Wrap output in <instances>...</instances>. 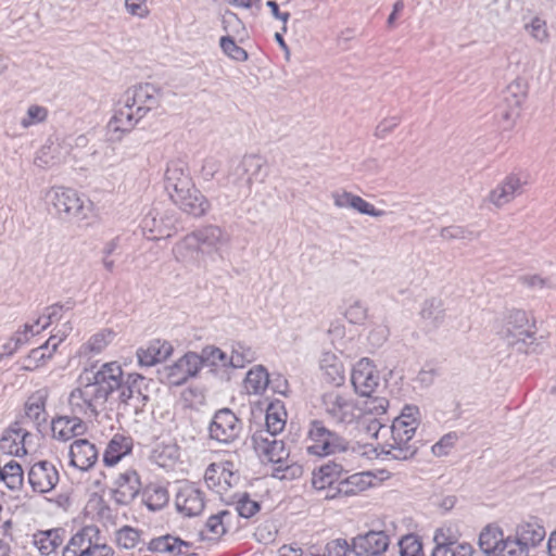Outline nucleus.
<instances>
[{"mask_svg": "<svg viewBox=\"0 0 556 556\" xmlns=\"http://www.w3.org/2000/svg\"><path fill=\"white\" fill-rule=\"evenodd\" d=\"M305 448L307 454L318 457L342 454V460L346 462L351 469L354 466L358 467L363 459L370 458L371 454L377 451L369 444H350L319 419H313L308 424Z\"/></svg>", "mask_w": 556, "mask_h": 556, "instance_id": "obj_1", "label": "nucleus"}, {"mask_svg": "<svg viewBox=\"0 0 556 556\" xmlns=\"http://www.w3.org/2000/svg\"><path fill=\"white\" fill-rule=\"evenodd\" d=\"M45 201L63 220L81 222L88 218L92 202L76 189L53 186L45 191Z\"/></svg>", "mask_w": 556, "mask_h": 556, "instance_id": "obj_2", "label": "nucleus"}, {"mask_svg": "<svg viewBox=\"0 0 556 556\" xmlns=\"http://www.w3.org/2000/svg\"><path fill=\"white\" fill-rule=\"evenodd\" d=\"M320 409L333 425L348 427L356 424L364 415V408L349 393L329 390L320 396Z\"/></svg>", "mask_w": 556, "mask_h": 556, "instance_id": "obj_3", "label": "nucleus"}, {"mask_svg": "<svg viewBox=\"0 0 556 556\" xmlns=\"http://www.w3.org/2000/svg\"><path fill=\"white\" fill-rule=\"evenodd\" d=\"M266 162L255 154L244 155L233 164L227 175V187L231 188L238 197H248L255 182H264L267 177Z\"/></svg>", "mask_w": 556, "mask_h": 556, "instance_id": "obj_4", "label": "nucleus"}, {"mask_svg": "<svg viewBox=\"0 0 556 556\" xmlns=\"http://www.w3.org/2000/svg\"><path fill=\"white\" fill-rule=\"evenodd\" d=\"M114 549L106 543L96 526H86L72 535L63 549V556H114Z\"/></svg>", "mask_w": 556, "mask_h": 556, "instance_id": "obj_5", "label": "nucleus"}, {"mask_svg": "<svg viewBox=\"0 0 556 556\" xmlns=\"http://www.w3.org/2000/svg\"><path fill=\"white\" fill-rule=\"evenodd\" d=\"M67 403L72 414L83 419L96 417L98 415V407L105 402L92 389L89 378L80 375L78 387L72 390Z\"/></svg>", "mask_w": 556, "mask_h": 556, "instance_id": "obj_6", "label": "nucleus"}, {"mask_svg": "<svg viewBox=\"0 0 556 556\" xmlns=\"http://www.w3.org/2000/svg\"><path fill=\"white\" fill-rule=\"evenodd\" d=\"M419 409L416 406H406L400 416L394 418L390 427L382 425L380 421L375 420L368 429L374 431V435L379 439L387 433L401 438L405 441L413 442L415 432L419 426Z\"/></svg>", "mask_w": 556, "mask_h": 556, "instance_id": "obj_7", "label": "nucleus"}, {"mask_svg": "<svg viewBox=\"0 0 556 556\" xmlns=\"http://www.w3.org/2000/svg\"><path fill=\"white\" fill-rule=\"evenodd\" d=\"M81 376L89 378L92 389L106 402L110 394L122 387L123 369L117 362H110L96 371L86 369Z\"/></svg>", "mask_w": 556, "mask_h": 556, "instance_id": "obj_8", "label": "nucleus"}, {"mask_svg": "<svg viewBox=\"0 0 556 556\" xmlns=\"http://www.w3.org/2000/svg\"><path fill=\"white\" fill-rule=\"evenodd\" d=\"M253 448L263 463L282 465L289 457L283 441L277 439V433L255 431L252 435Z\"/></svg>", "mask_w": 556, "mask_h": 556, "instance_id": "obj_9", "label": "nucleus"}, {"mask_svg": "<svg viewBox=\"0 0 556 556\" xmlns=\"http://www.w3.org/2000/svg\"><path fill=\"white\" fill-rule=\"evenodd\" d=\"M241 430V421L229 408L217 410L208 427L210 438L223 444L237 440Z\"/></svg>", "mask_w": 556, "mask_h": 556, "instance_id": "obj_10", "label": "nucleus"}, {"mask_svg": "<svg viewBox=\"0 0 556 556\" xmlns=\"http://www.w3.org/2000/svg\"><path fill=\"white\" fill-rule=\"evenodd\" d=\"M160 98V90L155 86L144 84L128 88L121 99L143 118L150 111L159 106Z\"/></svg>", "mask_w": 556, "mask_h": 556, "instance_id": "obj_11", "label": "nucleus"}, {"mask_svg": "<svg viewBox=\"0 0 556 556\" xmlns=\"http://www.w3.org/2000/svg\"><path fill=\"white\" fill-rule=\"evenodd\" d=\"M175 506L185 517L199 516L205 507V494L195 483L184 482L178 486Z\"/></svg>", "mask_w": 556, "mask_h": 556, "instance_id": "obj_12", "label": "nucleus"}, {"mask_svg": "<svg viewBox=\"0 0 556 556\" xmlns=\"http://www.w3.org/2000/svg\"><path fill=\"white\" fill-rule=\"evenodd\" d=\"M527 179L519 173L508 174L485 198V201L502 208L523 192Z\"/></svg>", "mask_w": 556, "mask_h": 556, "instance_id": "obj_13", "label": "nucleus"}, {"mask_svg": "<svg viewBox=\"0 0 556 556\" xmlns=\"http://www.w3.org/2000/svg\"><path fill=\"white\" fill-rule=\"evenodd\" d=\"M351 382L356 393L370 397L380 383L379 372L369 358L359 359L352 368Z\"/></svg>", "mask_w": 556, "mask_h": 556, "instance_id": "obj_14", "label": "nucleus"}, {"mask_svg": "<svg viewBox=\"0 0 556 556\" xmlns=\"http://www.w3.org/2000/svg\"><path fill=\"white\" fill-rule=\"evenodd\" d=\"M141 119V116L121 99L106 126L110 139L114 141L121 140L126 134L130 132Z\"/></svg>", "mask_w": 556, "mask_h": 556, "instance_id": "obj_15", "label": "nucleus"}, {"mask_svg": "<svg viewBox=\"0 0 556 556\" xmlns=\"http://www.w3.org/2000/svg\"><path fill=\"white\" fill-rule=\"evenodd\" d=\"M204 480L211 490L226 495L239 482V475L232 470L231 463L211 464L205 470Z\"/></svg>", "mask_w": 556, "mask_h": 556, "instance_id": "obj_16", "label": "nucleus"}, {"mask_svg": "<svg viewBox=\"0 0 556 556\" xmlns=\"http://www.w3.org/2000/svg\"><path fill=\"white\" fill-rule=\"evenodd\" d=\"M59 480L60 475L56 467L48 460L35 463L28 471V482L33 491L40 494L52 491Z\"/></svg>", "mask_w": 556, "mask_h": 556, "instance_id": "obj_17", "label": "nucleus"}, {"mask_svg": "<svg viewBox=\"0 0 556 556\" xmlns=\"http://www.w3.org/2000/svg\"><path fill=\"white\" fill-rule=\"evenodd\" d=\"M390 544L384 531H368L352 540V552L356 556H378L383 554Z\"/></svg>", "mask_w": 556, "mask_h": 556, "instance_id": "obj_18", "label": "nucleus"}, {"mask_svg": "<svg viewBox=\"0 0 556 556\" xmlns=\"http://www.w3.org/2000/svg\"><path fill=\"white\" fill-rule=\"evenodd\" d=\"M202 367L201 357L194 352L186 353L175 364L166 369V377L169 384L181 386L189 378L195 377Z\"/></svg>", "mask_w": 556, "mask_h": 556, "instance_id": "obj_19", "label": "nucleus"}, {"mask_svg": "<svg viewBox=\"0 0 556 556\" xmlns=\"http://www.w3.org/2000/svg\"><path fill=\"white\" fill-rule=\"evenodd\" d=\"M165 189L173 198V193L186 191L193 184L188 165L182 160H172L167 163L164 174Z\"/></svg>", "mask_w": 556, "mask_h": 556, "instance_id": "obj_20", "label": "nucleus"}, {"mask_svg": "<svg viewBox=\"0 0 556 556\" xmlns=\"http://www.w3.org/2000/svg\"><path fill=\"white\" fill-rule=\"evenodd\" d=\"M342 464L327 463L314 470L312 473V485L317 491H325V498L329 497L331 492L336 491L337 483L340 481L343 471H349Z\"/></svg>", "mask_w": 556, "mask_h": 556, "instance_id": "obj_21", "label": "nucleus"}, {"mask_svg": "<svg viewBox=\"0 0 556 556\" xmlns=\"http://www.w3.org/2000/svg\"><path fill=\"white\" fill-rule=\"evenodd\" d=\"M170 200L185 213L194 217H200L206 214L210 210L208 200L201 193L194 185L187 188L186 191L173 193Z\"/></svg>", "mask_w": 556, "mask_h": 556, "instance_id": "obj_22", "label": "nucleus"}, {"mask_svg": "<svg viewBox=\"0 0 556 556\" xmlns=\"http://www.w3.org/2000/svg\"><path fill=\"white\" fill-rule=\"evenodd\" d=\"M30 433L22 427L21 422H14L0 439V452L7 455L23 456L27 454V443Z\"/></svg>", "mask_w": 556, "mask_h": 556, "instance_id": "obj_23", "label": "nucleus"}, {"mask_svg": "<svg viewBox=\"0 0 556 556\" xmlns=\"http://www.w3.org/2000/svg\"><path fill=\"white\" fill-rule=\"evenodd\" d=\"M141 489V482L135 470H126L114 481L113 498L121 505H127L135 500Z\"/></svg>", "mask_w": 556, "mask_h": 556, "instance_id": "obj_24", "label": "nucleus"}, {"mask_svg": "<svg viewBox=\"0 0 556 556\" xmlns=\"http://www.w3.org/2000/svg\"><path fill=\"white\" fill-rule=\"evenodd\" d=\"M331 199L337 208H351L359 214L371 217H382L386 215L383 210L376 208L371 203L350 191H334L331 193Z\"/></svg>", "mask_w": 556, "mask_h": 556, "instance_id": "obj_25", "label": "nucleus"}, {"mask_svg": "<svg viewBox=\"0 0 556 556\" xmlns=\"http://www.w3.org/2000/svg\"><path fill=\"white\" fill-rule=\"evenodd\" d=\"M502 333L508 344H516L518 342L525 343L528 339H532L533 332L528 326L526 312L520 309L511 312Z\"/></svg>", "mask_w": 556, "mask_h": 556, "instance_id": "obj_26", "label": "nucleus"}, {"mask_svg": "<svg viewBox=\"0 0 556 556\" xmlns=\"http://www.w3.org/2000/svg\"><path fill=\"white\" fill-rule=\"evenodd\" d=\"M144 377L139 374H129L126 381L122 379V387L118 389L122 403L131 406L136 412L139 410L148 400L142 392L141 386Z\"/></svg>", "mask_w": 556, "mask_h": 556, "instance_id": "obj_27", "label": "nucleus"}, {"mask_svg": "<svg viewBox=\"0 0 556 556\" xmlns=\"http://www.w3.org/2000/svg\"><path fill=\"white\" fill-rule=\"evenodd\" d=\"M70 465L79 469L88 470L98 460V450L86 439L75 440L70 446Z\"/></svg>", "mask_w": 556, "mask_h": 556, "instance_id": "obj_28", "label": "nucleus"}, {"mask_svg": "<svg viewBox=\"0 0 556 556\" xmlns=\"http://www.w3.org/2000/svg\"><path fill=\"white\" fill-rule=\"evenodd\" d=\"M236 519L235 511L222 509L207 518L202 534H205L208 540L218 541L235 528Z\"/></svg>", "mask_w": 556, "mask_h": 556, "instance_id": "obj_29", "label": "nucleus"}, {"mask_svg": "<svg viewBox=\"0 0 556 556\" xmlns=\"http://www.w3.org/2000/svg\"><path fill=\"white\" fill-rule=\"evenodd\" d=\"M87 427L83 419L76 416H60L52 420V437L59 441H68L75 437L83 435Z\"/></svg>", "mask_w": 556, "mask_h": 556, "instance_id": "obj_30", "label": "nucleus"}, {"mask_svg": "<svg viewBox=\"0 0 556 556\" xmlns=\"http://www.w3.org/2000/svg\"><path fill=\"white\" fill-rule=\"evenodd\" d=\"M173 353V346L169 342L163 340H154L146 348L137 351L138 362L141 366H153L157 363L166 361Z\"/></svg>", "mask_w": 556, "mask_h": 556, "instance_id": "obj_31", "label": "nucleus"}, {"mask_svg": "<svg viewBox=\"0 0 556 556\" xmlns=\"http://www.w3.org/2000/svg\"><path fill=\"white\" fill-rule=\"evenodd\" d=\"M372 482V476L369 472H357L340 480L337 483L336 491L331 492L329 497L352 496L367 490Z\"/></svg>", "mask_w": 556, "mask_h": 556, "instance_id": "obj_32", "label": "nucleus"}, {"mask_svg": "<svg viewBox=\"0 0 556 556\" xmlns=\"http://www.w3.org/2000/svg\"><path fill=\"white\" fill-rule=\"evenodd\" d=\"M148 548L151 552L167 553L173 556H194V554H189L191 548V544L189 542L182 541L173 535H164L151 540Z\"/></svg>", "mask_w": 556, "mask_h": 556, "instance_id": "obj_33", "label": "nucleus"}, {"mask_svg": "<svg viewBox=\"0 0 556 556\" xmlns=\"http://www.w3.org/2000/svg\"><path fill=\"white\" fill-rule=\"evenodd\" d=\"M380 450L381 452L378 455L383 454L392 459L406 460L417 453L418 447L414 442L391 435L389 440L380 445Z\"/></svg>", "mask_w": 556, "mask_h": 556, "instance_id": "obj_34", "label": "nucleus"}, {"mask_svg": "<svg viewBox=\"0 0 556 556\" xmlns=\"http://www.w3.org/2000/svg\"><path fill=\"white\" fill-rule=\"evenodd\" d=\"M59 344L60 340H55V338H49L43 344L33 349L26 356L22 369L31 371L40 366H43L49 359L52 358Z\"/></svg>", "mask_w": 556, "mask_h": 556, "instance_id": "obj_35", "label": "nucleus"}, {"mask_svg": "<svg viewBox=\"0 0 556 556\" xmlns=\"http://www.w3.org/2000/svg\"><path fill=\"white\" fill-rule=\"evenodd\" d=\"M545 535V528L536 519H531L517 526L515 539L529 548L539 545Z\"/></svg>", "mask_w": 556, "mask_h": 556, "instance_id": "obj_36", "label": "nucleus"}, {"mask_svg": "<svg viewBox=\"0 0 556 556\" xmlns=\"http://www.w3.org/2000/svg\"><path fill=\"white\" fill-rule=\"evenodd\" d=\"M319 367L326 381L337 386L343 383L345 379L344 366L341 359L334 353H323L319 361Z\"/></svg>", "mask_w": 556, "mask_h": 556, "instance_id": "obj_37", "label": "nucleus"}, {"mask_svg": "<svg viewBox=\"0 0 556 556\" xmlns=\"http://www.w3.org/2000/svg\"><path fill=\"white\" fill-rule=\"evenodd\" d=\"M64 533L61 528L38 531L33 535V544L42 555H50L63 544Z\"/></svg>", "mask_w": 556, "mask_h": 556, "instance_id": "obj_38", "label": "nucleus"}, {"mask_svg": "<svg viewBox=\"0 0 556 556\" xmlns=\"http://www.w3.org/2000/svg\"><path fill=\"white\" fill-rule=\"evenodd\" d=\"M132 441L123 434H114L109 442L104 455L103 463L105 466L116 465L124 456L131 452Z\"/></svg>", "mask_w": 556, "mask_h": 556, "instance_id": "obj_39", "label": "nucleus"}, {"mask_svg": "<svg viewBox=\"0 0 556 556\" xmlns=\"http://www.w3.org/2000/svg\"><path fill=\"white\" fill-rule=\"evenodd\" d=\"M200 250L201 248L191 232L174 245L173 254L177 262L187 265L198 261Z\"/></svg>", "mask_w": 556, "mask_h": 556, "instance_id": "obj_40", "label": "nucleus"}, {"mask_svg": "<svg viewBox=\"0 0 556 556\" xmlns=\"http://www.w3.org/2000/svg\"><path fill=\"white\" fill-rule=\"evenodd\" d=\"M199 247H207L217 250L219 247L228 243L229 238L224 230L214 225L206 226L192 232Z\"/></svg>", "mask_w": 556, "mask_h": 556, "instance_id": "obj_41", "label": "nucleus"}, {"mask_svg": "<svg viewBox=\"0 0 556 556\" xmlns=\"http://www.w3.org/2000/svg\"><path fill=\"white\" fill-rule=\"evenodd\" d=\"M505 539L501 528L494 523L485 526L479 535V547L485 554L500 551Z\"/></svg>", "mask_w": 556, "mask_h": 556, "instance_id": "obj_42", "label": "nucleus"}, {"mask_svg": "<svg viewBox=\"0 0 556 556\" xmlns=\"http://www.w3.org/2000/svg\"><path fill=\"white\" fill-rule=\"evenodd\" d=\"M269 376L267 370L258 365L250 369L243 381V388L248 394H262L267 389Z\"/></svg>", "mask_w": 556, "mask_h": 556, "instance_id": "obj_43", "label": "nucleus"}, {"mask_svg": "<svg viewBox=\"0 0 556 556\" xmlns=\"http://www.w3.org/2000/svg\"><path fill=\"white\" fill-rule=\"evenodd\" d=\"M46 392L40 390L31 394L25 404L26 417L36 425L46 421Z\"/></svg>", "mask_w": 556, "mask_h": 556, "instance_id": "obj_44", "label": "nucleus"}, {"mask_svg": "<svg viewBox=\"0 0 556 556\" xmlns=\"http://www.w3.org/2000/svg\"><path fill=\"white\" fill-rule=\"evenodd\" d=\"M114 338L115 332L112 329H101L92 334L88 341L81 345V353L85 355L99 354L104 351L110 343H112Z\"/></svg>", "mask_w": 556, "mask_h": 556, "instance_id": "obj_45", "label": "nucleus"}, {"mask_svg": "<svg viewBox=\"0 0 556 556\" xmlns=\"http://www.w3.org/2000/svg\"><path fill=\"white\" fill-rule=\"evenodd\" d=\"M257 358L256 351L242 342H236L231 345L230 353V367L243 368L248 364L254 362Z\"/></svg>", "mask_w": 556, "mask_h": 556, "instance_id": "obj_46", "label": "nucleus"}, {"mask_svg": "<svg viewBox=\"0 0 556 556\" xmlns=\"http://www.w3.org/2000/svg\"><path fill=\"white\" fill-rule=\"evenodd\" d=\"M286 426V412L278 404H270L266 409L265 428L258 431L280 433Z\"/></svg>", "mask_w": 556, "mask_h": 556, "instance_id": "obj_47", "label": "nucleus"}, {"mask_svg": "<svg viewBox=\"0 0 556 556\" xmlns=\"http://www.w3.org/2000/svg\"><path fill=\"white\" fill-rule=\"evenodd\" d=\"M529 85L522 77H516L506 88L505 101L520 108L528 97Z\"/></svg>", "mask_w": 556, "mask_h": 556, "instance_id": "obj_48", "label": "nucleus"}, {"mask_svg": "<svg viewBox=\"0 0 556 556\" xmlns=\"http://www.w3.org/2000/svg\"><path fill=\"white\" fill-rule=\"evenodd\" d=\"M0 480L3 481L10 490H18L23 485V469L17 462L11 460L7 463L0 468Z\"/></svg>", "mask_w": 556, "mask_h": 556, "instance_id": "obj_49", "label": "nucleus"}, {"mask_svg": "<svg viewBox=\"0 0 556 556\" xmlns=\"http://www.w3.org/2000/svg\"><path fill=\"white\" fill-rule=\"evenodd\" d=\"M48 117V108L34 103L27 106L25 115L20 121V125L23 129H29L34 126L46 123Z\"/></svg>", "mask_w": 556, "mask_h": 556, "instance_id": "obj_50", "label": "nucleus"}, {"mask_svg": "<svg viewBox=\"0 0 556 556\" xmlns=\"http://www.w3.org/2000/svg\"><path fill=\"white\" fill-rule=\"evenodd\" d=\"M168 492L161 485H149L143 492V501L150 510H159L168 503Z\"/></svg>", "mask_w": 556, "mask_h": 556, "instance_id": "obj_51", "label": "nucleus"}, {"mask_svg": "<svg viewBox=\"0 0 556 556\" xmlns=\"http://www.w3.org/2000/svg\"><path fill=\"white\" fill-rule=\"evenodd\" d=\"M523 28L535 42L544 45L549 41L551 34L547 27V22L541 16H533L525 24Z\"/></svg>", "mask_w": 556, "mask_h": 556, "instance_id": "obj_52", "label": "nucleus"}, {"mask_svg": "<svg viewBox=\"0 0 556 556\" xmlns=\"http://www.w3.org/2000/svg\"><path fill=\"white\" fill-rule=\"evenodd\" d=\"M199 357H201L202 366L206 364L222 368L230 367V355L214 345L203 348Z\"/></svg>", "mask_w": 556, "mask_h": 556, "instance_id": "obj_53", "label": "nucleus"}, {"mask_svg": "<svg viewBox=\"0 0 556 556\" xmlns=\"http://www.w3.org/2000/svg\"><path fill=\"white\" fill-rule=\"evenodd\" d=\"M143 230L144 231H149L151 235V237H149V239L151 240H159V239H162V238H169L172 236V227L173 225L170 224H164L161 220H157L156 217H146L144 220H143Z\"/></svg>", "mask_w": 556, "mask_h": 556, "instance_id": "obj_54", "label": "nucleus"}, {"mask_svg": "<svg viewBox=\"0 0 556 556\" xmlns=\"http://www.w3.org/2000/svg\"><path fill=\"white\" fill-rule=\"evenodd\" d=\"M115 541L116 544L122 548H135L140 541V533L138 530L129 526H125L116 531Z\"/></svg>", "mask_w": 556, "mask_h": 556, "instance_id": "obj_55", "label": "nucleus"}, {"mask_svg": "<svg viewBox=\"0 0 556 556\" xmlns=\"http://www.w3.org/2000/svg\"><path fill=\"white\" fill-rule=\"evenodd\" d=\"M236 511L240 517L251 518L260 510L258 502L252 500L247 493L235 495Z\"/></svg>", "mask_w": 556, "mask_h": 556, "instance_id": "obj_56", "label": "nucleus"}, {"mask_svg": "<svg viewBox=\"0 0 556 556\" xmlns=\"http://www.w3.org/2000/svg\"><path fill=\"white\" fill-rule=\"evenodd\" d=\"M367 313L368 308L366 304L363 301L355 299L346 306L344 315L351 324L358 325L366 320Z\"/></svg>", "mask_w": 556, "mask_h": 556, "instance_id": "obj_57", "label": "nucleus"}, {"mask_svg": "<svg viewBox=\"0 0 556 556\" xmlns=\"http://www.w3.org/2000/svg\"><path fill=\"white\" fill-rule=\"evenodd\" d=\"M219 45L223 52L237 62H244L249 58L248 52L239 47L230 36L222 37Z\"/></svg>", "mask_w": 556, "mask_h": 556, "instance_id": "obj_58", "label": "nucleus"}, {"mask_svg": "<svg viewBox=\"0 0 556 556\" xmlns=\"http://www.w3.org/2000/svg\"><path fill=\"white\" fill-rule=\"evenodd\" d=\"M399 546L401 556H424L421 543L416 535L403 536Z\"/></svg>", "mask_w": 556, "mask_h": 556, "instance_id": "obj_59", "label": "nucleus"}, {"mask_svg": "<svg viewBox=\"0 0 556 556\" xmlns=\"http://www.w3.org/2000/svg\"><path fill=\"white\" fill-rule=\"evenodd\" d=\"M54 148L51 146L42 147L35 156L34 164L41 168H51L60 163V160L54 155Z\"/></svg>", "mask_w": 556, "mask_h": 556, "instance_id": "obj_60", "label": "nucleus"}, {"mask_svg": "<svg viewBox=\"0 0 556 556\" xmlns=\"http://www.w3.org/2000/svg\"><path fill=\"white\" fill-rule=\"evenodd\" d=\"M441 238L444 240H473L477 235L462 226H448L442 228Z\"/></svg>", "mask_w": 556, "mask_h": 556, "instance_id": "obj_61", "label": "nucleus"}, {"mask_svg": "<svg viewBox=\"0 0 556 556\" xmlns=\"http://www.w3.org/2000/svg\"><path fill=\"white\" fill-rule=\"evenodd\" d=\"M433 541L435 544L454 546L457 543V532L452 526H442L435 530Z\"/></svg>", "mask_w": 556, "mask_h": 556, "instance_id": "obj_62", "label": "nucleus"}, {"mask_svg": "<svg viewBox=\"0 0 556 556\" xmlns=\"http://www.w3.org/2000/svg\"><path fill=\"white\" fill-rule=\"evenodd\" d=\"M500 552H502V556H528L529 548L521 545L515 538H507Z\"/></svg>", "mask_w": 556, "mask_h": 556, "instance_id": "obj_63", "label": "nucleus"}, {"mask_svg": "<svg viewBox=\"0 0 556 556\" xmlns=\"http://www.w3.org/2000/svg\"><path fill=\"white\" fill-rule=\"evenodd\" d=\"M457 441V435L454 432H450L443 435L433 446L432 453L438 457H442L447 455L451 450L454 447Z\"/></svg>", "mask_w": 556, "mask_h": 556, "instance_id": "obj_64", "label": "nucleus"}]
</instances>
